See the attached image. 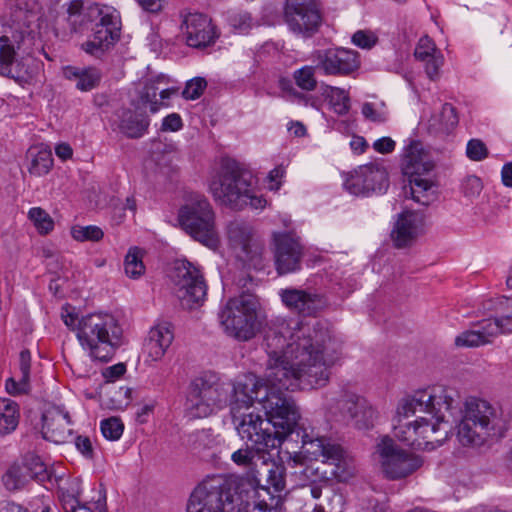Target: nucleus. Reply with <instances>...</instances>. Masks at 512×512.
<instances>
[{"label":"nucleus","mask_w":512,"mask_h":512,"mask_svg":"<svg viewBox=\"0 0 512 512\" xmlns=\"http://www.w3.org/2000/svg\"><path fill=\"white\" fill-rule=\"evenodd\" d=\"M270 384L262 408L279 444L299 420L294 400L284 391L325 386L331 367L339 360L340 344L319 322L282 321L265 337Z\"/></svg>","instance_id":"f257e3e1"},{"label":"nucleus","mask_w":512,"mask_h":512,"mask_svg":"<svg viewBox=\"0 0 512 512\" xmlns=\"http://www.w3.org/2000/svg\"><path fill=\"white\" fill-rule=\"evenodd\" d=\"M285 487L283 464L265 459L252 477L208 476L194 489V498L201 505L197 512H229L234 504L247 512H281Z\"/></svg>","instance_id":"f03ea898"},{"label":"nucleus","mask_w":512,"mask_h":512,"mask_svg":"<svg viewBox=\"0 0 512 512\" xmlns=\"http://www.w3.org/2000/svg\"><path fill=\"white\" fill-rule=\"evenodd\" d=\"M459 407L456 389L436 385L403 397L396 409L393 434L416 449L434 450L448 439V418Z\"/></svg>","instance_id":"7ed1b4c3"},{"label":"nucleus","mask_w":512,"mask_h":512,"mask_svg":"<svg viewBox=\"0 0 512 512\" xmlns=\"http://www.w3.org/2000/svg\"><path fill=\"white\" fill-rule=\"evenodd\" d=\"M460 414L456 437L464 447H481L490 441L503 438L508 430V420L501 407L486 399L469 396L459 400Z\"/></svg>","instance_id":"20e7f679"},{"label":"nucleus","mask_w":512,"mask_h":512,"mask_svg":"<svg viewBox=\"0 0 512 512\" xmlns=\"http://www.w3.org/2000/svg\"><path fill=\"white\" fill-rule=\"evenodd\" d=\"M62 319L75 332L81 347L95 360L110 361L124 344L122 325L112 314L98 312L78 317L66 310Z\"/></svg>","instance_id":"39448f33"},{"label":"nucleus","mask_w":512,"mask_h":512,"mask_svg":"<svg viewBox=\"0 0 512 512\" xmlns=\"http://www.w3.org/2000/svg\"><path fill=\"white\" fill-rule=\"evenodd\" d=\"M208 189L215 201L233 210L241 211L247 206L263 209L267 201L254 192L251 177L238 162L223 158L211 172Z\"/></svg>","instance_id":"423d86ee"},{"label":"nucleus","mask_w":512,"mask_h":512,"mask_svg":"<svg viewBox=\"0 0 512 512\" xmlns=\"http://www.w3.org/2000/svg\"><path fill=\"white\" fill-rule=\"evenodd\" d=\"M258 302L251 294H241L227 301L220 312L225 332L240 341L252 339L259 330Z\"/></svg>","instance_id":"0eeeda50"},{"label":"nucleus","mask_w":512,"mask_h":512,"mask_svg":"<svg viewBox=\"0 0 512 512\" xmlns=\"http://www.w3.org/2000/svg\"><path fill=\"white\" fill-rule=\"evenodd\" d=\"M302 450L309 460L321 461L332 466L330 473L338 481H347L354 475L353 458L330 438L304 433Z\"/></svg>","instance_id":"6e6552de"},{"label":"nucleus","mask_w":512,"mask_h":512,"mask_svg":"<svg viewBox=\"0 0 512 512\" xmlns=\"http://www.w3.org/2000/svg\"><path fill=\"white\" fill-rule=\"evenodd\" d=\"M97 21H94L92 39L81 44V49L96 58L102 57L120 39L121 17L119 12L108 5H103Z\"/></svg>","instance_id":"1a4fd4ad"},{"label":"nucleus","mask_w":512,"mask_h":512,"mask_svg":"<svg viewBox=\"0 0 512 512\" xmlns=\"http://www.w3.org/2000/svg\"><path fill=\"white\" fill-rule=\"evenodd\" d=\"M384 475L390 480L405 478L423 465V459L399 448L389 437H383L376 446Z\"/></svg>","instance_id":"9d476101"},{"label":"nucleus","mask_w":512,"mask_h":512,"mask_svg":"<svg viewBox=\"0 0 512 512\" xmlns=\"http://www.w3.org/2000/svg\"><path fill=\"white\" fill-rule=\"evenodd\" d=\"M227 238L229 247L244 265L254 269L263 267V248L253 239V229L248 223L240 220L230 222Z\"/></svg>","instance_id":"9b49d317"},{"label":"nucleus","mask_w":512,"mask_h":512,"mask_svg":"<svg viewBox=\"0 0 512 512\" xmlns=\"http://www.w3.org/2000/svg\"><path fill=\"white\" fill-rule=\"evenodd\" d=\"M237 432L242 439L251 443L256 452H265L278 447L279 436L275 435L268 423L261 415L253 410L242 413L239 418H233Z\"/></svg>","instance_id":"f8f14e48"},{"label":"nucleus","mask_w":512,"mask_h":512,"mask_svg":"<svg viewBox=\"0 0 512 512\" xmlns=\"http://www.w3.org/2000/svg\"><path fill=\"white\" fill-rule=\"evenodd\" d=\"M273 258L279 275L295 273L301 269L304 246L300 237L292 232H274Z\"/></svg>","instance_id":"ddd939ff"},{"label":"nucleus","mask_w":512,"mask_h":512,"mask_svg":"<svg viewBox=\"0 0 512 512\" xmlns=\"http://www.w3.org/2000/svg\"><path fill=\"white\" fill-rule=\"evenodd\" d=\"M284 20L293 33L310 37L320 27L321 15L315 0H286Z\"/></svg>","instance_id":"4468645a"},{"label":"nucleus","mask_w":512,"mask_h":512,"mask_svg":"<svg viewBox=\"0 0 512 512\" xmlns=\"http://www.w3.org/2000/svg\"><path fill=\"white\" fill-rule=\"evenodd\" d=\"M345 189L355 196L384 193L388 188V174L379 164L361 165L349 173L344 181Z\"/></svg>","instance_id":"2eb2a0df"},{"label":"nucleus","mask_w":512,"mask_h":512,"mask_svg":"<svg viewBox=\"0 0 512 512\" xmlns=\"http://www.w3.org/2000/svg\"><path fill=\"white\" fill-rule=\"evenodd\" d=\"M226 399V392L213 372H203L194 379V418L212 414Z\"/></svg>","instance_id":"dca6fc26"},{"label":"nucleus","mask_w":512,"mask_h":512,"mask_svg":"<svg viewBox=\"0 0 512 512\" xmlns=\"http://www.w3.org/2000/svg\"><path fill=\"white\" fill-rule=\"evenodd\" d=\"M313 59L325 75L349 76L360 67L358 52L346 48L317 50Z\"/></svg>","instance_id":"f3484780"},{"label":"nucleus","mask_w":512,"mask_h":512,"mask_svg":"<svg viewBox=\"0 0 512 512\" xmlns=\"http://www.w3.org/2000/svg\"><path fill=\"white\" fill-rule=\"evenodd\" d=\"M194 241L213 251L220 245L215 211L203 195H194Z\"/></svg>","instance_id":"a211bd4d"},{"label":"nucleus","mask_w":512,"mask_h":512,"mask_svg":"<svg viewBox=\"0 0 512 512\" xmlns=\"http://www.w3.org/2000/svg\"><path fill=\"white\" fill-rule=\"evenodd\" d=\"M269 388L270 384L267 380L266 383H262L254 375L246 376L243 380L236 382L230 400L232 418H239L242 413L251 411L255 401L262 405Z\"/></svg>","instance_id":"6ab92c4d"},{"label":"nucleus","mask_w":512,"mask_h":512,"mask_svg":"<svg viewBox=\"0 0 512 512\" xmlns=\"http://www.w3.org/2000/svg\"><path fill=\"white\" fill-rule=\"evenodd\" d=\"M337 407L358 429L373 427L378 418L376 409L365 398L353 393L341 394L337 399Z\"/></svg>","instance_id":"aec40b11"},{"label":"nucleus","mask_w":512,"mask_h":512,"mask_svg":"<svg viewBox=\"0 0 512 512\" xmlns=\"http://www.w3.org/2000/svg\"><path fill=\"white\" fill-rule=\"evenodd\" d=\"M103 5L98 3L84 6L81 0H72L67 7V17L65 19L68 33L73 35H82L94 21L101 15L100 10Z\"/></svg>","instance_id":"412c9836"},{"label":"nucleus","mask_w":512,"mask_h":512,"mask_svg":"<svg viewBox=\"0 0 512 512\" xmlns=\"http://www.w3.org/2000/svg\"><path fill=\"white\" fill-rule=\"evenodd\" d=\"M280 296L288 308L305 316L314 315L326 304L322 295L302 289H284L281 290Z\"/></svg>","instance_id":"4be33fe9"},{"label":"nucleus","mask_w":512,"mask_h":512,"mask_svg":"<svg viewBox=\"0 0 512 512\" xmlns=\"http://www.w3.org/2000/svg\"><path fill=\"white\" fill-rule=\"evenodd\" d=\"M15 51L10 40L6 36L0 37V74L14 79L22 84L28 82L33 77V71L25 61H15Z\"/></svg>","instance_id":"5701e85b"},{"label":"nucleus","mask_w":512,"mask_h":512,"mask_svg":"<svg viewBox=\"0 0 512 512\" xmlns=\"http://www.w3.org/2000/svg\"><path fill=\"white\" fill-rule=\"evenodd\" d=\"M401 167L408 176L429 174L434 169V162L420 141L410 139L403 148Z\"/></svg>","instance_id":"b1692460"},{"label":"nucleus","mask_w":512,"mask_h":512,"mask_svg":"<svg viewBox=\"0 0 512 512\" xmlns=\"http://www.w3.org/2000/svg\"><path fill=\"white\" fill-rule=\"evenodd\" d=\"M42 434L45 439L54 443H63L71 433L70 415L64 408L54 406L46 410L42 416Z\"/></svg>","instance_id":"393cba45"},{"label":"nucleus","mask_w":512,"mask_h":512,"mask_svg":"<svg viewBox=\"0 0 512 512\" xmlns=\"http://www.w3.org/2000/svg\"><path fill=\"white\" fill-rule=\"evenodd\" d=\"M423 225L421 214L404 211L398 215L394 227L391 231V238L397 248H404L418 237Z\"/></svg>","instance_id":"a878e982"},{"label":"nucleus","mask_w":512,"mask_h":512,"mask_svg":"<svg viewBox=\"0 0 512 512\" xmlns=\"http://www.w3.org/2000/svg\"><path fill=\"white\" fill-rule=\"evenodd\" d=\"M13 18L23 37L26 35L33 39L39 34L41 8L36 0H17Z\"/></svg>","instance_id":"bb28decb"},{"label":"nucleus","mask_w":512,"mask_h":512,"mask_svg":"<svg viewBox=\"0 0 512 512\" xmlns=\"http://www.w3.org/2000/svg\"><path fill=\"white\" fill-rule=\"evenodd\" d=\"M174 339L172 325L162 322L153 326L144 343V353L151 361H159L165 355Z\"/></svg>","instance_id":"cd10ccee"},{"label":"nucleus","mask_w":512,"mask_h":512,"mask_svg":"<svg viewBox=\"0 0 512 512\" xmlns=\"http://www.w3.org/2000/svg\"><path fill=\"white\" fill-rule=\"evenodd\" d=\"M169 277L175 286V293L181 306L192 310V273L190 263L186 260L177 259L173 262Z\"/></svg>","instance_id":"c85d7f7f"},{"label":"nucleus","mask_w":512,"mask_h":512,"mask_svg":"<svg viewBox=\"0 0 512 512\" xmlns=\"http://www.w3.org/2000/svg\"><path fill=\"white\" fill-rule=\"evenodd\" d=\"M414 55L418 60L425 62V71L431 80L439 77L440 68L444 64V57L437 50L431 38L428 36L421 37L415 48Z\"/></svg>","instance_id":"c756f323"},{"label":"nucleus","mask_w":512,"mask_h":512,"mask_svg":"<svg viewBox=\"0 0 512 512\" xmlns=\"http://www.w3.org/2000/svg\"><path fill=\"white\" fill-rule=\"evenodd\" d=\"M493 329H495L493 326L485 324L482 320L472 329L459 333L454 338V346L460 349H470L489 345L494 341Z\"/></svg>","instance_id":"7c9ffc66"},{"label":"nucleus","mask_w":512,"mask_h":512,"mask_svg":"<svg viewBox=\"0 0 512 512\" xmlns=\"http://www.w3.org/2000/svg\"><path fill=\"white\" fill-rule=\"evenodd\" d=\"M412 199L424 206L434 202L437 198V184L429 174H415L409 176Z\"/></svg>","instance_id":"2f4dec72"},{"label":"nucleus","mask_w":512,"mask_h":512,"mask_svg":"<svg viewBox=\"0 0 512 512\" xmlns=\"http://www.w3.org/2000/svg\"><path fill=\"white\" fill-rule=\"evenodd\" d=\"M458 116L455 108L445 103L439 113L433 114L427 123V130L433 135H448L458 124Z\"/></svg>","instance_id":"473e14b6"},{"label":"nucleus","mask_w":512,"mask_h":512,"mask_svg":"<svg viewBox=\"0 0 512 512\" xmlns=\"http://www.w3.org/2000/svg\"><path fill=\"white\" fill-rule=\"evenodd\" d=\"M219 36L220 32L211 18L194 13V49H204L214 45Z\"/></svg>","instance_id":"72a5a7b5"},{"label":"nucleus","mask_w":512,"mask_h":512,"mask_svg":"<svg viewBox=\"0 0 512 512\" xmlns=\"http://www.w3.org/2000/svg\"><path fill=\"white\" fill-rule=\"evenodd\" d=\"M119 129L129 138H140L148 129L149 119L141 113L123 109L119 113Z\"/></svg>","instance_id":"f704fd0d"},{"label":"nucleus","mask_w":512,"mask_h":512,"mask_svg":"<svg viewBox=\"0 0 512 512\" xmlns=\"http://www.w3.org/2000/svg\"><path fill=\"white\" fill-rule=\"evenodd\" d=\"M63 75L66 79L74 81L76 88L83 92L94 89L101 79L100 71L94 67L77 68L67 66L63 69Z\"/></svg>","instance_id":"c9c22d12"},{"label":"nucleus","mask_w":512,"mask_h":512,"mask_svg":"<svg viewBox=\"0 0 512 512\" xmlns=\"http://www.w3.org/2000/svg\"><path fill=\"white\" fill-rule=\"evenodd\" d=\"M30 369H31V354L28 350H23L19 357V370L20 378L16 381L14 378L6 380L5 389L10 395L25 394L30 389Z\"/></svg>","instance_id":"e433bc0d"},{"label":"nucleus","mask_w":512,"mask_h":512,"mask_svg":"<svg viewBox=\"0 0 512 512\" xmlns=\"http://www.w3.org/2000/svg\"><path fill=\"white\" fill-rule=\"evenodd\" d=\"M19 418L18 404L9 398H0V434L13 432L18 426Z\"/></svg>","instance_id":"4c0bfd02"},{"label":"nucleus","mask_w":512,"mask_h":512,"mask_svg":"<svg viewBox=\"0 0 512 512\" xmlns=\"http://www.w3.org/2000/svg\"><path fill=\"white\" fill-rule=\"evenodd\" d=\"M144 251L139 247H131L124 260L125 274L131 279H138L145 273L143 263Z\"/></svg>","instance_id":"58836bf2"},{"label":"nucleus","mask_w":512,"mask_h":512,"mask_svg":"<svg viewBox=\"0 0 512 512\" xmlns=\"http://www.w3.org/2000/svg\"><path fill=\"white\" fill-rule=\"evenodd\" d=\"M23 467L26 469L28 479H34L40 483L50 480L51 473L38 455H27L25 457Z\"/></svg>","instance_id":"ea45409f"},{"label":"nucleus","mask_w":512,"mask_h":512,"mask_svg":"<svg viewBox=\"0 0 512 512\" xmlns=\"http://www.w3.org/2000/svg\"><path fill=\"white\" fill-rule=\"evenodd\" d=\"M326 96L333 111L338 115H346L350 110V97L346 90L328 86Z\"/></svg>","instance_id":"a19ab883"},{"label":"nucleus","mask_w":512,"mask_h":512,"mask_svg":"<svg viewBox=\"0 0 512 512\" xmlns=\"http://www.w3.org/2000/svg\"><path fill=\"white\" fill-rule=\"evenodd\" d=\"M28 474L23 465L14 464L9 467L2 477L5 488L9 491H15L23 488L28 483Z\"/></svg>","instance_id":"79ce46f5"},{"label":"nucleus","mask_w":512,"mask_h":512,"mask_svg":"<svg viewBox=\"0 0 512 512\" xmlns=\"http://www.w3.org/2000/svg\"><path fill=\"white\" fill-rule=\"evenodd\" d=\"M316 66H303L293 72L295 84L302 90L310 92L316 89L317 80L315 77Z\"/></svg>","instance_id":"37998d69"},{"label":"nucleus","mask_w":512,"mask_h":512,"mask_svg":"<svg viewBox=\"0 0 512 512\" xmlns=\"http://www.w3.org/2000/svg\"><path fill=\"white\" fill-rule=\"evenodd\" d=\"M28 218L40 234L46 235L54 229L52 217L40 207L31 208L28 212Z\"/></svg>","instance_id":"c03bdc74"},{"label":"nucleus","mask_w":512,"mask_h":512,"mask_svg":"<svg viewBox=\"0 0 512 512\" xmlns=\"http://www.w3.org/2000/svg\"><path fill=\"white\" fill-rule=\"evenodd\" d=\"M62 508L65 512H106V500L99 497L95 502L81 504L79 500L68 498Z\"/></svg>","instance_id":"a18cd8bd"},{"label":"nucleus","mask_w":512,"mask_h":512,"mask_svg":"<svg viewBox=\"0 0 512 512\" xmlns=\"http://www.w3.org/2000/svg\"><path fill=\"white\" fill-rule=\"evenodd\" d=\"M52 166L53 158L51 152L43 149L33 158L29 171L36 176H43L50 171Z\"/></svg>","instance_id":"49530a36"},{"label":"nucleus","mask_w":512,"mask_h":512,"mask_svg":"<svg viewBox=\"0 0 512 512\" xmlns=\"http://www.w3.org/2000/svg\"><path fill=\"white\" fill-rule=\"evenodd\" d=\"M71 236L74 240L83 241H99L103 238L104 233L102 229L95 225L89 226H73L71 228Z\"/></svg>","instance_id":"de8ad7c7"},{"label":"nucleus","mask_w":512,"mask_h":512,"mask_svg":"<svg viewBox=\"0 0 512 512\" xmlns=\"http://www.w3.org/2000/svg\"><path fill=\"white\" fill-rule=\"evenodd\" d=\"M229 24L235 32L239 34H247L257 25V22L254 21L249 12L241 11L229 16Z\"/></svg>","instance_id":"09e8293b"},{"label":"nucleus","mask_w":512,"mask_h":512,"mask_svg":"<svg viewBox=\"0 0 512 512\" xmlns=\"http://www.w3.org/2000/svg\"><path fill=\"white\" fill-rule=\"evenodd\" d=\"M100 428L103 436L107 440L116 441L123 434L124 424L120 418L110 417L101 421Z\"/></svg>","instance_id":"8fccbe9b"},{"label":"nucleus","mask_w":512,"mask_h":512,"mask_svg":"<svg viewBox=\"0 0 512 512\" xmlns=\"http://www.w3.org/2000/svg\"><path fill=\"white\" fill-rule=\"evenodd\" d=\"M361 112L365 119L374 123H383L387 120L384 104L377 106L374 103L366 102L362 105Z\"/></svg>","instance_id":"3c124183"},{"label":"nucleus","mask_w":512,"mask_h":512,"mask_svg":"<svg viewBox=\"0 0 512 512\" xmlns=\"http://www.w3.org/2000/svg\"><path fill=\"white\" fill-rule=\"evenodd\" d=\"M81 492V480L78 478L71 479L66 483V486L60 487L59 499L62 507L64 506V501H66L68 498L79 500Z\"/></svg>","instance_id":"603ef678"},{"label":"nucleus","mask_w":512,"mask_h":512,"mask_svg":"<svg viewBox=\"0 0 512 512\" xmlns=\"http://www.w3.org/2000/svg\"><path fill=\"white\" fill-rule=\"evenodd\" d=\"M483 188L482 181L475 175L465 177L461 184V190L465 197L473 198L480 195Z\"/></svg>","instance_id":"864d4df0"},{"label":"nucleus","mask_w":512,"mask_h":512,"mask_svg":"<svg viewBox=\"0 0 512 512\" xmlns=\"http://www.w3.org/2000/svg\"><path fill=\"white\" fill-rule=\"evenodd\" d=\"M485 324L493 326L494 339L500 334L512 333V316L506 315L498 318L484 320Z\"/></svg>","instance_id":"5fc2aeb1"},{"label":"nucleus","mask_w":512,"mask_h":512,"mask_svg":"<svg viewBox=\"0 0 512 512\" xmlns=\"http://www.w3.org/2000/svg\"><path fill=\"white\" fill-rule=\"evenodd\" d=\"M194 304L202 305L207 296V284L203 275L194 266Z\"/></svg>","instance_id":"6e6d98bb"},{"label":"nucleus","mask_w":512,"mask_h":512,"mask_svg":"<svg viewBox=\"0 0 512 512\" xmlns=\"http://www.w3.org/2000/svg\"><path fill=\"white\" fill-rule=\"evenodd\" d=\"M467 157L473 161H481L488 155L486 145L479 139H471L466 147Z\"/></svg>","instance_id":"4d7b16f0"},{"label":"nucleus","mask_w":512,"mask_h":512,"mask_svg":"<svg viewBox=\"0 0 512 512\" xmlns=\"http://www.w3.org/2000/svg\"><path fill=\"white\" fill-rule=\"evenodd\" d=\"M178 93V89L177 88H168V89H164L160 92V98L162 100L161 103H158L157 100H152L150 98V93L149 91L147 90L145 94L142 95L141 97V100L144 104H147L149 103L150 104V111L152 113H156L160 106L161 105H168L165 101L167 99H169L172 95H176Z\"/></svg>","instance_id":"13d9d810"},{"label":"nucleus","mask_w":512,"mask_h":512,"mask_svg":"<svg viewBox=\"0 0 512 512\" xmlns=\"http://www.w3.org/2000/svg\"><path fill=\"white\" fill-rule=\"evenodd\" d=\"M177 223L183 231L192 236V206L185 204L179 209Z\"/></svg>","instance_id":"bf43d9fd"},{"label":"nucleus","mask_w":512,"mask_h":512,"mask_svg":"<svg viewBox=\"0 0 512 512\" xmlns=\"http://www.w3.org/2000/svg\"><path fill=\"white\" fill-rule=\"evenodd\" d=\"M352 42L360 48L370 49L375 45L376 37L372 33L359 30L353 34Z\"/></svg>","instance_id":"052dcab7"},{"label":"nucleus","mask_w":512,"mask_h":512,"mask_svg":"<svg viewBox=\"0 0 512 512\" xmlns=\"http://www.w3.org/2000/svg\"><path fill=\"white\" fill-rule=\"evenodd\" d=\"M252 450L254 449H239L232 454L231 459L237 465L247 466L252 463V459L254 457V453Z\"/></svg>","instance_id":"680f3d73"},{"label":"nucleus","mask_w":512,"mask_h":512,"mask_svg":"<svg viewBox=\"0 0 512 512\" xmlns=\"http://www.w3.org/2000/svg\"><path fill=\"white\" fill-rule=\"evenodd\" d=\"M285 167L283 165H279L271 170L267 176L269 182L270 190H278L281 186L280 179L285 175Z\"/></svg>","instance_id":"e2e57ef3"},{"label":"nucleus","mask_w":512,"mask_h":512,"mask_svg":"<svg viewBox=\"0 0 512 512\" xmlns=\"http://www.w3.org/2000/svg\"><path fill=\"white\" fill-rule=\"evenodd\" d=\"M181 127H182L181 117L177 113H172L163 119L161 129L163 131L175 132V131H178L179 129H181Z\"/></svg>","instance_id":"0e129e2a"},{"label":"nucleus","mask_w":512,"mask_h":512,"mask_svg":"<svg viewBox=\"0 0 512 512\" xmlns=\"http://www.w3.org/2000/svg\"><path fill=\"white\" fill-rule=\"evenodd\" d=\"M77 450L86 458L93 457V447L91 440L86 436H78L75 439Z\"/></svg>","instance_id":"69168bd1"},{"label":"nucleus","mask_w":512,"mask_h":512,"mask_svg":"<svg viewBox=\"0 0 512 512\" xmlns=\"http://www.w3.org/2000/svg\"><path fill=\"white\" fill-rule=\"evenodd\" d=\"M396 143L390 137H382L373 143V148L382 154L391 153L394 151Z\"/></svg>","instance_id":"338daca9"},{"label":"nucleus","mask_w":512,"mask_h":512,"mask_svg":"<svg viewBox=\"0 0 512 512\" xmlns=\"http://www.w3.org/2000/svg\"><path fill=\"white\" fill-rule=\"evenodd\" d=\"M140 7L149 13H160L165 5V0H135Z\"/></svg>","instance_id":"774afa93"}]
</instances>
